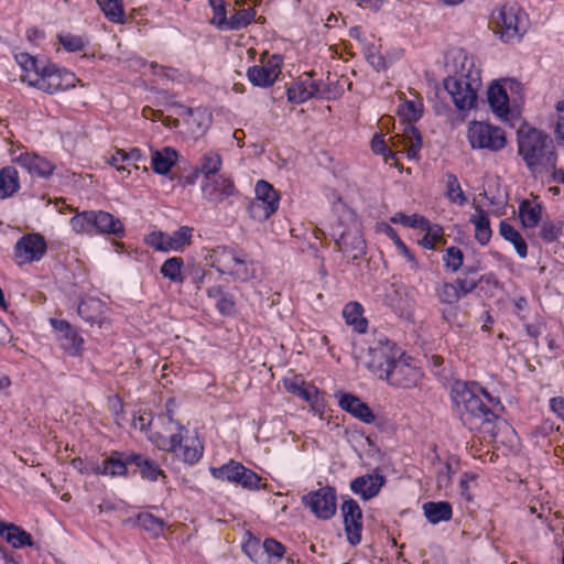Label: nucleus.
<instances>
[{"instance_id":"1","label":"nucleus","mask_w":564,"mask_h":564,"mask_svg":"<svg viewBox=\"0 0 564 564\" xmlns=\"http://www.w3.org/2000/svg\"><path fill=\"white\" fill-rule=\"evenodd\" d=\"M451 397L464 425L495 436L498 421L496 410L500 406L498 398L490 395L476 382L459 381L454 383Z\"/></svg>"},{"instance_id":"2","label":"nucleus","mask_w":564,"mask_h":564,"mask_svg":"<svg viewBox=\"0 0 564 564\" xmlns=\"http://www.w3.org/2000/svg\"><path fill=\"white\" fill-rule=\"evenodd\" d=\"M518 153L532 173H551L556 165L553 140L535 128L518 131Z\"/></svg>"},{"instance_id":"3","label":"nucleus","mask_w":564,"mask_h":564,"mask_svg":"<svg viewBox=\"0 0 564 564\" xmlns=\"http://www.w3.org/2000/svg\"><path fill=\"white\" fill-rule=\"evenodd\" d=\"M354 354L358 362L379 379L388 375V368L392 367L397 358L402 357L401 350L383 335L359 343Z\"/></svg>"},{"instance_id":"4","label":"nucleus","mask_w":564,"mask_h":564,"mask_svg":"<svg viewBox=\"0 0 564 564\" xmlns=\"http://www.w3.org/2000/svg\"><path fill=\"white\" fill-rule=\"evenodd\" d=\"M210 264L221 274L230 275L235 281L248 282L257 276L256 264L246 254L218 246L209 253Z\"/></svg>"},{"instance_id":"5","label":"nucleus","mask_w":564,"mask_h":564,"mask_svg":"<svg viewBox=\"0 0 564 564\" xmlns=\"http://www.w3.org/2000/svg\"><path fill=\"white\" fill-rule=\"evenodd\" d=\"M495 33L506 43L519 41L527 29V14L517 3H505L491 13Z\"/></svg>"},{"instance_id":"6","label":"nucleus","mask_w":564,"mask_h":564,"mask_svg":"<svg viewBox=\"0 0 564 564\" xmlns=\"http://www.w3.org/2000/svg\"><path fill=\"white\" fill-rule=\"evenodd\" d=\"M487 98L494 115L501 120H507L510 115V102L520 104L524 98V88L514 78H503L489 86Z\"/></svg>"},{"instance_id":"7","label":"nucleus","mask_w":564,"mask_h":564,"mask_svg":"<svg viewBox=\"0 0 564 564\" xmlns=\"http://www.w3.org/2000/svg\"><path fill=\"white\" fill-rule=\"evenodd\" d=\"M466 139L473 150L499 152L507 145L506 131L486 121L473 120L466 128Z\"/></svg>"},{"instance_id":"8","label":"nucleus","mask_w":564,"mask_h":564,"mask_svg":"<svg viewBox=\"0 0 564 564\" xmlns=\"http://www.w3.org/2000/svg\"><path fill=\"white\" fill-rule=\"evenodd\" d=\"M152 443L162 451L173 452L184 463L193 465L203 456V445L198 438L191 437L183 441V435L171 433V436L163 435L161 431L152 438Z\"/></svg>"},{"instance_id":"9","label":"nucleus","mask_w":564,"mask_h":564,"mask_svg":"<svg viewBox=\"0 0 564 564\" xmlns=\"http://www.w3.org/2000/svg\"><path fill=\"white\" fill-rule=\"evenodd\" d=\"M210 475L220 481H227L248 490L260 488L261 478L241 463L230 459L219 467H210Z\"/></svg>"},{"instance_id":"10","label":"nucleus","mask_w":564,"mask_h":564,"mask_svg":"<svg viewBox=\"0 0 564 564\" xmlns=\"http://www.w3.org/2000/svg\"><path fill=\"white\" fill-rule=\"evenodd\" d=\"M444 86L459 113L465 117L477 107L481 82L445 79Z\"/></svg>"},{"instance_id":"11","label":"nucleus","mask_w":564,"mask_h":564,"mask_svg":"<svg viewBox=\"0 0 564 564\" xmlns=\"http://www.w3.org/2000/svg\"><path fill=\"white\" fill-rule=\"evenodd\" d=\"M256 196L248 206L250 216L258 221H264L279 208L280 195L267 181L256 183Z\"/></svg>"},{"instance_id":"12","label":"nucleus","mask_w":564,"mask_h":564,"mask_svg":"<svg viewBox=\"0 0 564 564\" xmlns=\"http://www.w3.org/2000/svg\"><path fill=\"white\" fill-rule=\"evenodd\" d=\"M446 67L451 73L446 79L481 82L480 69L476 66L474 57L464 48L454 47L447 52Z\"/></svg>"},{"instance_id":"13","label":"nucleus","mask_w":564,"mask_h":564,"mask_svg":"<svg viewBox=\"0 0 564 564\" xmlns=\"http://www.w3.org/2000/svg\"><path fill=\"white\" fill-rule=\"evenodd\" d=\"M46 249V240L41 234H25L13 247V260L19 267L39 262L45 256Z\"/></svg>"},{"instance_id":"14","label":"nucleus","mask_w":564,"mask_h":564,"mask_svg":"<svg viewBox=\"0 0 564 564\" xmlns=\"http://www.w3.org/2000/svg\"><path fill=\"white\" fill-rule=\"evenodd\" d=\"M302 505L319 520H329L336 514L337 497L332 487L312 490L302 497Z\"/></svg>"},{"instance_id":"15","label":"nucleus","mask_w":564,"mask_h":564,"mask_svg":"<svg viewBox=\"0 0 564 564\" xmlns=\"http://www.w3.org/2000/svg\"><path fill=\"white\" fill-rule=\"evenodd\" d=\"M11 161L25 170L32 177L47 178L56 167L48 159L24 150L12 151Z\"/></svg>"},{"instance_id":"16","label":"nucleus","mask_w":564,"mask_h":564,"mask_svg":"<svg viewBox=\"0 0 564 564\" xmlns=\"http://www.w3.org/2000/svg\"><path fill=\"white\" fill-rule=\"evenodd\" d=\"M192 232L193 229L187 226L181 227L171 235L163 231H153L147 236L145 242L158 251H181L189 243Z\"/></svg>"},{"instance_id":"17","label":"nucleus","mask_w":564,"mask_h":564,"mask_svg":"<svg viewBox=\"0 0 564 564\" xmlns=\"http://www.w3.org/2000/svg\"><path fill=\"white\" fill-rule=\"evenodd\" d=\"M59 348L69 356H80L84 349V338L66 321L50 318Z\"/></svg>"},{"instance_id":"18","label":"nucleus","mask_w":564,"mask_h":564,"mask_svg":"<svg viewBox=\"0 0 564 564\" xmlns=\"http://www.w3.org/2000/svg\"><path fill=\"white\" fill-rule=\"evenodd\" d=\"M42 78L36 88L47 93L55 94L59 90H66L75 87L77 78L74 73L67 69H59L54 64H50L43 69Z\"/></svg>"},{"instance_id":"19","label":"nucleus","mask_w":564,"mask_h":564,"mask_svg":"<svg viewBox=\"0 0 564 564\" xmlns=\"http://www.w3.org/2000/svg\"><path fill=\"white\" fill-rule=\"evenodd\" d=\"M200 188L203 197L215 204L221 203L238 193L234 181L227 175L204 178Z\"/></svg>"},{"instance_id":"20","label":"nucleus","mask_w":564,"mask_h":564,"mask_svg":"<svg viewBox=\"0 0 564 564\" xmlns=\"http://www.w3.org/2000/svg\"><path fill=\"white\" fill-rule=\"evenodd\" d=\"M340 512L344 519L347 540L351 545H357L361 541L364 528L362 511L357 501L347 499L341 503Z\"/></svg>"},{"instance_id":"21","label":"nucleus","mask_w":564,"mask_h":564,"mask_svg":"<svg viewBox=\"0 0 564 564\" xmlns=\"http://www.w3.org/2000/svg\"><path fill=\"white\" fill-rule=\"evenodd\" d=\"M335 242L339 251L351 260L359 259L366 251V242L357 221L351 223L347 229L335 239Z\"/></svg>"},{"instance_id":"22","label":"nucleus","mask_w":564,"mask_h":564,"mask_svg":"<svg viewBox=\"0 0 564 564\" xmlns=\"http://www.w3.org/2000/svg\"><path fill=\"white\" fill-rule=\"evenodd\" d=\"M389 150H393L394 158L399 153L406 152L409 159H416L422 147V137L419 130L412 124H405L402 133L390 138Z\"/></svg>"},{"instance_id":"23","label":"nucleus","mask_w":564,"mask_h":564,"mask_svg":"<svg viewBox=\"0 0 564 564\" xmlns=\"http://www.w3.org/2000/svg\"><path fill=\"white\" fill-rule=\"evenodd\" d=\"M421 376L419 368L411 366L399 357L392 367L388 368V375L381 377V379L387 380L392 386L409 389L419 383Z\"/></svg>"},{"instance_id":"24","label":"nucleus","mask_w":564,"mask_h":564,"mask_svg":"<svg viewBox=\"0 0 564 564\" xmlns=\"http://www.w3.org/2000/svg\"><path fill=\"white\" fill-rule=\"evenodd\" d=\"M281 73V59L272 56L267 63L254 65L247 72L250 83L259 87H269L274 84Z\"/></svg>"},{"instance_id":"25","label":"nucleus","mask_w":564,"mask_h":564,"mask_svg":"<svg viewBox=\"0 0 564 564\" xmlns=\"http://www.w3.org/2000/svg\"><path fill=\"white\" fill-rule=\"evenodd\" d=\"M14 59L21 68V80L29 86L36 88L42 78V70L48 65L45 61L35 58L25 52L14 55Z\"/></svg>"},{"instance_id":"26","label":"nucleus","mask_w":564,"mask_h":564,"mask_svg":"<svg viewBox=\"0 0 564 564\" xmlns=\"http://www.w3.org/2000/svg\"><path fill=\"white\" fill-rule=\"evenodd\" d=\"M284 388L288 392L311 403L315 411L319 412L322 410V397L318 389L305 382L301 377L285 379Z\"/></svg>"},{"instance_id":"27","label":"nucleus","mask_w":564,"mask_h":564,"mask_svg":"<svg viewBox=\"0 0 564 564\" xmlns=\"http://www.w3.org/2000/svg\"><path fill=\"white\" fill-rule=\"evenodd\" d=\"M338 404L344 411L366 424H371L376 420V415L372 410L358 397L351 393H339Z\"/></svg>"},{"instance_id":"28","label":"nucleus","mask_w":564,"mask_h":564,"mask_svg":"<svg viewBox=\"0 0 564 564\" xmlns=\"http://www.w3.org/2000/svg\"><path fill=\"white\" fill-rule=\"evenodd\" d=\"M386 479L380 474H367L354 479L350 482V489L359 495L364 500L376 497L383 487Z\"/></svg>"},{"instance_id":"29","label":"nucleus","mask_w":564,"mask_h":564,"mask_svg":"<svg viewBox=\"0 0 564 564\" xmlns=\"http://www.w3.org/2000/svg\"><path fill=\"white\" fill-rule=\"evenodd\" d=\"M473 208L474 213L469 215V221L475 229L474 237L479 245L486 246L492 236L489 215L476 203L473 204Z\"/></svg>"},{"instance_id":"30","label":"nucleus","mask_w":564,"mask_h":564,"mask_svg":"<svg viewBox=\"0 0 564 564\" xmlns=\"http://www.w3.org/2000/svg\"><path fill=\"white\" fill-rule=\"evenodd\" d=\"M151 153V167L154 173L166 175L178 160V153L171 147H165L161 150L150 147Z\"/></svg>"},{"instance_id":"31","label":"nucleus","mask_w":564,"mask_h":564,"mask_svg":"<svg viewBox=\"0 0 564 564\" xmlns=\"http://www.w3.org/2000/svg\"><path fill=\"white\" fill-rule=\"evenodd\" d=\"M124 226L121 220L112 214L104 210H94V235L107 234L122 236Z\"/></svg>"},{"instance_id":"32","label":"nucleus","mask_w":564,"mask_h":564,"mask_svg":"<svg viewBox=\"0 0 564 564\" xmlns=\"http://www.w3.org/2000/svg\"><path fill=\"white\" fill-rule=\"evenodd\" d=\"M321 95L319 84L310 76L294 83L288 89V98L295 104H302L308 99Z\"/></svg>"},{"instance_id":"33","label":"nucleus","mask_w":564,"mask_h":564,"mask_svg":"<svg viewBox=\"0 0 564 564\" xmlns=\"http://www.w3.org/2000/svg\"><path fill=\"white\" fill-rule=\"evenodd\" d=\"M133 464L130 462V455L123 459L119 453H113L108 458L104 459L101 464L91 467V471L109 477L124 476L127 474V465Z\"/></svg>"},{"instance_id":"34","label":"nucleus","mask_w":564,"mask_h":564,"mask_svg":"<svg viewBox=\"0 0 564 564\" xmlns=\"http://www.w3.org/2000/svg\"><path fill=\"white\" fill-rule=\"evenodd\" d=\"M0 535L14 549L33 545L31 534L13 523L0 521Z\"/></svg>"},{"instance_id":"35","label":"nucleus","mask_w":564,"mask_h":564,"mask_svg":"<svg viewBox=\"0 0 564 564\" xmlns=\"http://www.w3.org/2000/svg\"><path fill=\"white\" fill-rule=\"evenodd\" d=\"M542 205L536 199H525L519 206V217L525 228H534L542 218Z\"/></svg>"},{"instance_id":"36","label":"nucleus","mask_w":564,"mask_h":564,"mask_svg":"<svg viewBox=\"0 0 564 564\" xmlns=\"http://www.w3.org/2000/svg\"><path fill=\"white\" fill-rule=\"evenodd\" d=\"M77 311L79 316L89 324H97L99 327L102 326L104 304L101 301L93 297L83 300Z\"/></svg>"},{"instance_id":"37","label":"nucleus","mask_w":564,"mask_h":564,"mask_svg":"<svg viewBox=\"0 0 564 564\" xmlns=\"http://www.w3.org/2000/svg\"><path fill=\"white\" fill-rule=\"evenodd\" d=\"M499 234L505 240L509 241L513 246L517 254L521 259L527 258V256H528L527 242L523 239V237L521 236V234L512 225H510L506 220H502L499 225Z\"/></svg>"},{"instance_id":"38","label":"nucleus","mask_w":564,"mask_h":564,"mask_svg":"<svg viewBox=\"0 0 564 564\" xmlns=\"http://www.w3.org/2000/svg\"><path fill=\"white\" fill-rule=\"evenodd\" d=\"M161 431L163 435L171 436V433L177 435V438L185 431L184 426L178 422H175L171 415V413L161 414L153 422V430H151L148 435L149 440L152 442V438Z\"/></svg>"},{"instance_id":"39","label":"nucleus","mask_w":564,"mask_h":564,"mask_svg":"<svg viewBox=\"0 0 564 564\" xmlns=\"http://www.w3.org/2000/svg\"><path fill=\"white\" fill-rule=\"evenodd\" d=\"M20 188L19 174L15 167L6 166L0 170V198H8Z\"/></svg>"},{"instance_id":"40","label":"nucleus","mask_w":564,"mask_h":564,"mask_svg":"<svg viewBox=\"0 0 564 564\" xmlns=\"http://www.w3.org/2000/svg\"><path fill=\"white\" fill-rule=\"evenodd\" d=\"M256 18L254 9L248 7L243 9L229 8L228 24L226 31L240 30L248 26Z\"/></svg>"},{"instance_id":"41","label":"nucleus","mask_w":564,"mask_h":564,"mask_svg":"<svg viewBox=\"0 0 564 564\" xmlns=\"http://www.w3.org/2000/svg\"><path fill=\"white\" fill-rule=\"evenodd\" d=\"M423 511L426 519L434 524L452 518V506L446 501L425 502Z\"/></svg>"},{"instance_id":"42","label":"nucleus","mask_w":564,"mask_h":564,"mask_svg":"<svg viewBox=\"0 0 564 564\" xmlns=\"http://www.w3.org/2000/svg\"><path fill=\"white\" fill-rule=\"evenodd\" d=\"M398 115L411 124L412 122L419 120L423 113V102L419 97H414L413 99H404L400 98V104L397 110Z\"/></svg>"},{"instance_id":"43","label":"nucleus","mask_w":564,"mask_h":564,"mask_svg":"<svg viewBox=\"0 0 564 564\" xmlns=\"http://www.w3.org/2000/svg\"><path fill=\"white\" fill-rule=\"evenodd\" d=\"M221 165V155L217 151L209 150L202 155L196 173L203 174L205 178L212 177L220 171Z\"/></svg>"},{"instance_id":"44","label":"nucleus","mask_w":564,"mask_h":564,"mask_svg":"<svg viewBox=\"0 0 564 564\" xmlns=\"http://www.w3.org/2000/svg\"><path fill=\"white\" fill-rule=\"evenodd\" d=\"M420 230L425 232L420 242L423 248L433 250L438 243L444 242V230L440 225L432 224L425 218V224Z\"/></svg>"},{"instance_id":"45","label":"nucleus","mask_w":564,"mask_h":564,"mask_svg":"<svg viewBox=\"0 0 564 564\" xmlns=\"http://www.w3.org/2000/svg\"><path fill=\"white\" fill-rule=\"evenodd\" d=\"M160 273L173 283H183L185 280L183 259L180 257L166 259L161 265Z\"/></svg>"},{"instance_id":"46","label":"nucleus","mask_w":564,"mask_h":564,"mask_svg":"<svg viewBox=\"0 0 564 564\" xmlns=\"http://www.w3.org/2000/svg\"><path fill=\"white\" fill-rule=\"evenodd\" d=\"M97 3L110 22L117 24L127 22L122 0H97Z\"/></svg>"},{"instance_id":"47","label":"nucleus","mask_w":564,"mask_h":564,"mask_svg":"<svg viewBox=\"0 0 564 564\" xmlns=\"http://www.w3.org/2000/svg\"><path fill=\"white\" fill-rule=\"evenodd\" d=\"M130 462L138 466L142 478L147 480L155 481L160 476L164 477L162 469L155 463L141 455H130Z\"/></svg>"},{"instance_id":"48","label":"nucleus","mask_w":564,"mask_h":564,"mask_svg":"<svg viewBox=\"0 0 564 564\" xmlns=\"http://www.w3.org/2000/svg\"><path fill=\"white\" fill-rule=\"evenodd\" d=\"M186 123L193 134L200 135L208 129L210 124V116L203 108L189 110Z\"/></svg>"},{"instance_id":"49","label":"nucleus","mask_w":564,"mask_h":564,"mask_svg":"<svg viewBox=\"0 0 564 564\" xmlns=\"http://www.w3.org/2000/svg\"><path fill=\"white\" fill-rule=\"evenodd\" d=\"M72 230L78 235H94V210L77 213L69 219Z\"/></svg>"},{"instance_id":"50","label":"nucleus","mask_w":564,"mask_h":564,"mask_svg":"<svg viewBox=\"0 0 564 564\" xmlns=\"http://www.w3.org/2000/svg\"><path fill=\"white\" fill-rule=\"evenodd\" d=\"M362 306L357 302L348 303L343 311V315L347 324L354 326L358 332L366 330L367 322L362 317Z\"/></svg>"},{"instance_id":"51","label":"nucleus","mask_w":564,"mask_h":564,"mask_svg":"<svg viewBox=\"0 0 564 564\" xmlns=\"http://www.w3.org/2000/svg\"><path fill=\"white\" fill-rule=\"evenodd\" d=\"M446 198L458 205L463 206L466 204L467 198L462 189L460 183L456 175L453 173L446 174V192H445Z\"/></svg>"},{"instance_id":"52","label":"nucleus","mask_w":564,"mask_h":564,"mask_svg":"<svg viewBox=\"0 0 564 564\" xmlns=\"http://www.w3.org/2000/svg\"><path fill=\"white\" fill-rule=\"evenodd\" d=\"M208 3L213 10L210 23L219 30H226L229 9H227L225 0H208Z\"/></svg>"},{"instance_id":"53","label":"nucleus","mask_w":564,"mask_h":564,"mask_svg":"<svg viewBox=\"0 0 564 564\" xmlns=\"http://www.w3.org/2000/svg\"><path fill=\"white\" fill-rule=\"evenodd\" d=\"M478 282L479 280L476 278V271L468 268L464 271L463 276L457 278L454 283L459 294L465 296L477 288Z\"/></svg>"},{"instance_id":"54","label":"nucleus","mask_w":564,"mask_h":564,"mask_svg":"<svg viewBox=\"0 0 564 564\" xmlns=\"http://www.w3.org/2000/svg\"><path fill=\"white\" fill-rule=\"evenodd\" d=\"M442 259L446 270L457 272L463 265L464 253L458 247H448Z\"/></svg>"},{"instance_id":"55","label":"nucleus","mask_w":564,"mask_h":564,"mask_svg":"<svg viewBox=\"0 0 564 564\" xmlns=\"http://www.w3.org/2000/svg\"><path fill=\"white\" fill-rule=\"evenodd\" d=\"M138 523L143 530L150 532L153 535L161 534L165 524L163 520L154 517L149 512L140 513L138 516Z\"/></svg>"},{"instance_id":"56","label":"nucleus","mask_w":564,"mask_h":564,"mask_svg":"<svg viewBox=\"0 0 564 564\" xmlns=\"http://www.w3.org/2000/svg\"><path fill=\"white\" fill-rule=\"evenodd\" d=\"M390 221L403 225L404 227L420 229L425 224V217L417 214L405 215L403 213H395L391 216Z\"/></svg>"},{"instance_id":"57","label":"nucleus","mask_w":564,"mask_h":564,"mask_svg":"<svg viewBox=\"0 0 564 564\" xmlns=\"http://www.w3.org/2000/svg\"><path fill=\"white\" fill-rule=\"evenodd\" d=\"M436 294L440 301L446 304L457 303L463 297L456 289L455 283H443L436 290Z\"/></svg>"},{"instance_id":"58","label":"nucleus","mask_w":564,"mask_h":564,"mask_svg":"<svg viewBox=\"0 0 564 564\" xmlns=\"http://www.w3.org/2000/svg\"><path fill=\"white\" fill-rule=\"evenodd\" d=\"M553 120L555 140L558 144H564V100L557 101Z\"/></svg>"},{"instance_id":"59","label":"nucleus","mask_w":564,"mask_h":564,"mask_svg":"<svg viewBox=\"0 0 564 564\" xmlns=\"http://www.w3.org/2000/svg\"><path fill=\"white\" fill-rule=\"evenodd\" d=\"M371 150L375 154L382 155L386 163H388L390 160H394V152L393 150H389V147L382 134H376L372 138Z\"/></svg>"},{"instance_id":"60","label":"nucleus","mask_w":564,"mask_h":564,"mask_svg":"<svg viewBox=\"0 0 564 564\" xmlns=\"http://www.w3.org/2000/svg\"><path fill=\"white\" fill-rule=\"evenodd\" d=\"M561 234H562L561 223H554V221L543 223L541 230H540V237L547 242L555 241L561 236Z\"/></svg>"},{"instance_id":"61","label":"nucleus","mask_w":564,"mask_h":564,"mask_svg":"<svg viewBox=\"0 0 564 564\" xmlns=\"http://www.w3.org/2000/svg\"><path fill=\"white\" fill-rule=\"evenodd\" d=\"M454 470L449 463H442L437 468L436 482L440 489H447L452 484Z\"/></svg>"},{"instance_id":"62","label":"nucleus","mask_w":564,"mask_h":564,"mask_svg":"<svg viewBox=\"0 0 564 564\" xmlns=\"http://www.w3.org/2000/svg\"><path fill=\"white\" fill-rule=\"evenodd\" d=\"M59 42L65 50L69 52L80 51L85 46V41L82 36L73 34H64L59 36Z\"/></svg>"},{"instance_id":"63","label":"nucleus","mask_w":564,"mask_h":564,"mask_svg":"<svg viewBox=\"0 0 564 564\" xmlns=\"http://www.w3.org/2000/svg\"><path fill=\"white\" fill-rule=\"evenodd\" d=\"M243 551L248 555V557L253 562L261 561L263 550L262 545L258 540H249L248 542H246L243 544Z\"/></svg>"},{"instance_id":"64","label":"nucleus","mask_w":564,"mask_h":564,"mask_svg":"<svg viewBox=\"0 0 564 564\" xmlns=\"http://www.w3.org/2000/svg\"><path fill=\"white\" fill-rule=\"evenodd\" d=\"M262 550L269 556H274L276 558H281L284 554V546L280 542H278L273 539L264 540V542L262 544Z\"/></svg>"}]
</instances>
